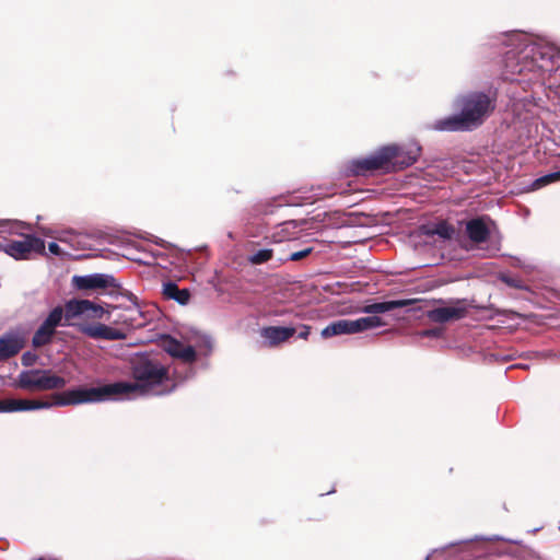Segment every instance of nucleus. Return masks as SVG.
<instances>
[{"label":"nucleus","mask_w":560,"mask_h":560,"mask_svg":"<svg viewBox=\"0 0 560 560\" xmlns=\"http://www.w3.org/2000/svg\"><path fill=\"white\" fill-rule=\"evenodd\" d=\"M63 310L61 306H57L48 314L46 319L42 323L38 329L35 331L32 343L35 348L44 347L51 340L56 328L62 325Z\"/></svg>","instance_id":"obj_9"},{"label":"nucleus","mask_w":560,"mask_h":560,"mask_svg":"<svg viewBox=\"0 0 560 560\" xmlns=\"http://www.w3.org/2000/svg\"><path fill=\"white\" fill-rule=\"evenodd\" d=\"M26 341V331L23 328H14L0 337V350H22Z\"/></svg>","instance_id":"obj_15"},{"label":"nucleus","mask_w":560,"mask_h":560,"mask_svg":"<svg viewBox=\"0 0 560 560\" xmlns=\"http://www.w3.org/2000/svg\"><path fill=\"white\" fill-rule=\"evenodd\" d=\"M466 232L472 242H482L488 236V224L481 218L472 219L466 223Z\"/></svg>","instance_id":"obj_17"},{"label":"nucleus","mask_w":560,"mask_h":560,"mask_svg":"<svg viewBox=\"0 0 560 560\" xmlns=\"http://www.w3.org/2000/svg\"><path fill=\"white\" fill-rule=\"evenodd\" d=\"M55 399V395L52 396ZM52 406H58L52 402L44 401V400H31V399H18V398H7L0 400V412H19V411H27V410H40L50 408Z\"/></svg>","instance_id":"obj_10"},{"label":"nucleus","mask_w":560,"mask_h":560,"mask_svg":"<svg viewBox=\"0 0 560 560\" xmlns=\"http://www.w3.org/2000/svg\"><path fill=\"white\" fill-rule=\"evenodd\" d=\"M312 248H305L303 250L294 252L290 255L291 260H300L311 253Z\"/></svg>","instance_id":"obj_26"},{"label":"nucleus","mask_w":560,"mask_h":560,"mask_svg":"<svg viewBox=\"0 0 560 560\" xmlns=\"http://www.w3.org/2000/svg\"><path fill=\"white\" fill-rule=\"evenodd\" d=\"M90 305L83 315L85 319H102L105 314H110L109 311L104 310L100 304L90 301Z\"/></svg>","instance_id":"obj_21"},{"label":"nucleus","mask_w":560,"mask_h":560,"mask_svg":"<svg viewBox=\"0 0 560 560\" xmlns=\"http://www.w3.org/2000/svg\"><path fill=\"white\" fill-rule=\"evenodd\" d=\"M162 342L164 350H195L196 348L210 349L214 346L213 339L209 335L201 332H194L189 339V343L186 346L180 345L170 336L164 337Z\"/></svg>","instance_id":"obj_11"},{"label":"nucleus","mask_w":560,"mask_h":560,"mask_svg":"<svg viewBox=\"0 0 560 560\" xmlns=\"http://www.w3.org/2000/svg\"><path fill=\"white\" fill-rule=\"evenodd\" d=\"M163 294L180 305H186L190 300V293L187 289H179L175 283L167 282L163 285Z\"/></svg>","instance_id":"obj_19"},{"label":"nucleus","mask_w":560,"mask_h":560,"mask_svg":"<svg viewBox=\"0 0 560 560\" xmlns=\"http://www.w3.org/2000/svg\"><path fill=\"white\" fill-rule=\"evenodd\" d=\"M82 332L93 339L120 340L126 338L122 328L108 326L105 324L85 325L81 328Z\"/></svg>","instance_id":"obj_12"},{"label":"nucleus","mask_w":560,"mask_h":560,"mask_svg":"<svg viewBox=\"0 0 560 560\" xmlns=\"http://www.w3.org/2000/svg\"><path fill=\"white\" fill-rule=\"evenodd\" d=\"M109 313V315L113 314L114 323L124 331L125 329L140 328L149 320L140 305L133 301L126 305L113 306Z\"/></svg>","instance_id":"obj_7"},{"label":"nucleus","mask_w":560,"mask_h":560,"mask_svg":"<svg viewBox=\"0 0 560 560\" xmlns=\"http://www.w3.org/2000/svg\"><path fill=\"white\" fill-rule=\"evenodd\" d=\"M441 335V331L438 329L434 330H428L423 332L424 337H439Z\"/></svg>","instance_id":"obj_30"},{"label":"nucleus","mask_w":560,"mask_h":560,"mask_svg":"<svg viewBox=\"0 0 560 560\" xmlns=\"http://www.w3.org/2000/svg\"><path fill=\"white\" fill-rule=\"evenodd\" d=\"M48 250L56 256L62 255V250L60 249L59 245L55 242H51L48 244Z\"/></svg>","instance_id":"obj_28"},{"label":"nucleus","mask_w":560,"mask_h":560,"mask_svg":"<svg viewBox=\"0 0 560 560\" xmlns=\"http://www.w3.org/2000/svg\"><path fill=\"white\" fill-rule=\"evenodd\" d=\"M66 385L67 381L50 370H27L20 372L18 376V386L23 390H59Z\"/></svg>","instance_id":"obj_5"},{"label":"nucleus","mask_w":560,"mask_h":560,"mask_svg":"<svg viewBox=\"0 0 560 560\" xmlns=\"http://www.w3.org/2000/svg\"><path fill=\"white\" fill-rule=\"evenodd\" d=\"M489 105L490 100L485 93H472L460 97L456 101L460 113L435 120L432 129L450 132L472 130L482 124Z\"/></svg>","instance_id":"obj_2"},{"label":"nucleus","mask_w":560,"mask_h":560,"mask_svg":"<svg viewBox=\"0 0 560 560\" xmlns=\"http://www.w3.org/2000/svg\"><path fill=\"white\" fill-rule=\"evenodd\" d=\"M310 335V327L307 326H302L300 331H299V337L300 338H303V339H306Z\"/></svg>","instance_id":"obj_29"},{"label":"nucleus","mask_w":560,"mask_h":560,"mask_svg":"<svg viewBox=\"0 0 560 560\" xmlns=\"http://www.w3.org/2000/svg\"><path fill=\"white\" fill-rule=\"evenodd\" d=\"M73 284L80 290L105 289L114 285V278L105 273H92L85 276H74Z\"/></svg>","instance_id":"obj_13"},{"label":"nucleus","mask_w":560,"mask_h":560,"mask_svg":"<svg viewBox=\"0 0 560 560\" xmlns=\"http://www.w3.org/2000/svg\"><path fill=\"white\" fill-rule=\"evenodd\" d=\"M422 233L427 236L439 235L441 238L450 240L453 237L455 231L445 221H440L433 225L422 226Z\"/></svg>","instance_id":"obj_20"},{"label":"nucleus","mask_w":560,"mask_h":560,"mask_svg":"<svg viewBox=\"0 0 560 560\" xmlns=\"http://www.w3.org/2000/svg\"><path fill=\"white\" fill-rule=\"evenodd\" d=\"M90 305L89 300H70L63 310L62 325H71L74 318L83 317Z\"/></svg>","instance_id":"obj_16"},{"label":"nucleus","mask_w":560,"mask_h":560,"mask_svg":"<svg viewBox=\"0 0 560 560\" xmlns=\"http://www.w3.org/2000/svg\"><path fill=\"white\" fill-rule=\"evenodd\" d=\"M133 383L118 382L98 387H79L55 395V404L75 406L98 402L112 397L128 396L131 393L163 396L172 393L176 384L170 377L168 368L153 360L138 358L131 363Z\"/></svg>","instance_id":"obj_1"},{"label":"nucleus","mask_w":560,"mask_h":560,"mask_svg":"<svg viewBox=\"0 0 560 560\" xmlns=\"http://www.w3.org/2000/svg\"><path fill=\"white\" fill-rule=\"evenodd\" d=\"M296 329L292 326H267L259 330L260 337L268 346L276 347L294 336Z\"/></svg>","instance_id":"obj_14"},{"label":"nucleus","mask_w":560,"mask_h":560,"mask_svg":"<svg viewBox=\"0 0 560 560\" xmlns=\"http://www.w3.org/2000/svg\"><path fill=\"white\" fill-rule=\"evenodd\" d=\"M407 300L387 301L365 305L362 312L368 316L357 319H338L327 325L322 330V336L327 338L343 334H355L366 330H373L387 325V320L381 315L397 307L408 305Z\"/></svg>","instance_id":"obj_4"},{"label":"nucleus","mask_w":560,"mask_h":560,"mask_svg":"<svg viewBox=\"0 0 560 560\" xmlns=\"http://www.w3.org/2000/svg\"><path fill=\"white\" fill-rule=\"evenodd\" d=\"M512 359H514V357L510 354V355L503 358V361H509V360H512Z\"/></svg>","instance_id":"obj_32"},{"label":"nucleus","mask_w":560,"mask_h":560,"mask_svg":"<svg viewBox=\"0 0 560 560\" xmlns=\"http://www.w3.org/2000/svg\"><path fill=\"white\" fill-rule=\"evenodd\" d=\"M36 560H45L44 558H39V559H36Z\"/></svg>","instance_id":"obj_34"},{"label":"nucleus","mask_w":560,"mask_h":560,"mask_svg":"<svg viewBox=\"0 0 560 560\" xmlns=\"http://www.w3.org/2000/svg\"><path fill=\"white\" fill-rule=\"evenodd\" d=\"M22 236V240L1 242L0 250L15 260H27L34 254L44 253L45 243L43 240L31 234Z\"/></svg>","instance_id":"obj_6"},{"label":"nucleus","mask_w":560,"mask_h":560,"mask_svg":"<svg viewBox=\"0 0 560 560\" xmlns=\"http://www.w3.org/2000/svg\"><path fill=\"white\" fill-rule=\"evenodd\" d=\"M492 360L498 361V359H497V358H494V357H492Z\"/></svg>","instance_id":"obj_33"},{"label":"nucleus","mask_w":560,"mask_h":560,"mask_svg":"<svg viewBox=\"0 0 560 560\" xmlns=\"http://www.w3.org/2000/svg\"><path fill=\"white\" fill-rule=\"evenodd\" d=\"M500 279L505 282L508 285H511V287H514V288H523V285L520 283L518 280L516 279H513L511 277H508V276H504V275H501L500 276Z\"/></svg>","instance_id":"obj_27"},{"label":"nucleus","mask_w":560,"mask_h":560,"mask_svg":"<svg viewBox=\"0 0 560 560\" xmlns=\"http://www.w3.org/2000/svg\"><path fill=\"white\" fill-rule=\"evenodd\" d=\"M27 225L18 220H0V238L8 242L10 236L24 235Z\"/></svg>","instance_id":"obj_18"},{"label":"nucleus","mask_w":560,"mask_h":560,"mask_svg":"<svg viewBox=\"0 0 560 560\" xmlns=\"http://www.w3.org/2000/svg\"><path fill=\"white\" fill-rule=\"evenodd\" d=\"M272 257V249L262 248L254 253L248 257V261L253 265L264 264L270 260Z\"/></svg>","instance_id":"obj_22"},{"label":"nucleus","mask_w":560,"mask_h":560,"mask_svg":"<svg viewBox=\"0 0 560 560\" xmlns=\"http://www.w3.org/2000/svg\"><path fill=\"white\" fill-rule=\"evenodd\" d=\"M469 305L465 300H451L428 311L427 316L433 323L444 324L464 318Z\"/></svg>","instance_id":"obj_8"},{"label":"nucleus","mask_w":560,"mask_h":560,"mask_svg":"<svg viewBox=\"0 0 560 560\" xmlns=\"http://www.w3.org/2000/svg\"><path fill=\"white\" fill-rule=\"evenodd\" d=\"M38 361L37 352H23L22 364L25 366H32Z\"/></svg>","instance_id":"obj_25"},{"label":"nucleus","mask_w":560,"mask_h":560,"mask_svg":"<svg viewBox=\"0 0 560 560\" xmlns=\"http://www.w3.org/2000/svg\"><path fill=\"white\" fill-rule=\"evenodd\" d=\"M559 179H560V171L559 172H555V173H550L548 175H545V176L536 179L534 185L536 187H541L544 185H547L549 183H552V182H556V180H559Z\"/></svg>","instance_id":"obj_24"},{"label":"nucleus","mask_w":560,"mask_h":560,"mask_svg":"<svg viewBox=\"0 0 560 560\" xmlns=\"http://www.w3.org/2000/svg\"><path fill=\"white\" fill-rule=\"evenodd\" d=\"M176 360L184 364H191L198 359V352H168Z\"/></svg>","instance_id":"obj_23"},{"label":"nucleus","mask_w":560,"mask_h":560,"mask_svg":"<svg viewBox=\"0 0 560 560\" xmlns=\"http://www.w3.org/2000/svg\"><path fill=\"white\" fill-rule=\"evenodd\" d=\"M15 354H16V352H0V361L1 360H8V359L12 358Z\"/></svg>","instance_id":"obj_31"},{"label":"nucleus","mask_w":560,"mask_h":560,"mask_svg":"<svg viewBox=\"0 0 560 560\" xmlns=\"http://www.w3.org/2000/svg\"><path fill=\"white\" fill-rule=\"evenodd\" d=\"M419 154L420 147L416 143L407 148L386 145L370 156L354 160L352 162V171L358 175H364L373 171L390 172L400 170L415 163Z\"/></svg>","instance_id":"obj_3"}]
</instances>
